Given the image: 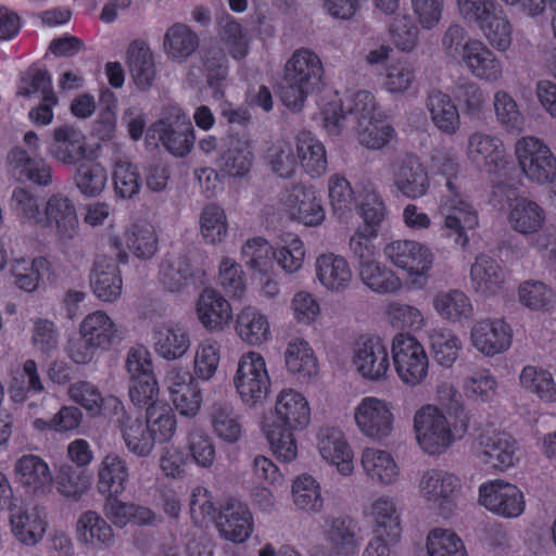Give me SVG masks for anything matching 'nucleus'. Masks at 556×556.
I'll use <instances>...</instances> for the list:
<instances>
[{"instance_id":"obj_4","label":"nucleus","mask_w":556,"mask_h":556,"mask_svg":"<svg viewBox=\"0 0 556 556\" xmlns=\"http://www.w3.org/2000/svg\"><path fill=\"white\" fill-rule=\"evenodd\" d=\"M233 384L247 406L255 407L264 403L271 384L264 357L256 352L243 354L238 363Z\"/></svg>"},{"instance_id":"obj_19","label":"nucleus","mask_w":556,"mask_h":556,"mask_svg":"<svg viewBox=\"0 0 556 556\" xmlns=\"http://www.w3.org/2000/svg\"><path fill=\"white\" fill-rule=\"evenodd\" d=\"M276 420L267 426H279L289 430L305 429L311 420L307 400L298 391L285 389L279 392L275 404Z\"/></svg>"},{"instance_id":"obj_8","label":"nucleus","mask_w":556,"mask_h":556,"mask_svg":"<svg viewBox=\"0 0 556 556\" xmlns=\"http://www.w3.org/2000/svg\"><path fill=\"white\" fill-rule=\"evenodd\" d=\"M476 457L498 470L514 467L519 460L518 443L507 432L486 431L478 435L475 446Z\"/></svg>"},{"instance_id":"obj_30","label":"nucleus","mask_w":556,"mask_h":556,"mask_svg":"<svg viewBox=\"0 0 556 556\" xmlns=\"http://www.w3.org/2000/svg\"><path fill=\"white\" fill-rule=\"evenodd\" d=\"M510 228L525 237L539 233L546 222V212L538 202L528 198H516L509 204L507 216Z\"/></svg>"},{"instance_id":"obj_31","label":"nucleus","mask_w":556,"mask_h":556,"mask_svg":"<svg viewBox=\"0 0 556 556\" xmlns=\"http://www.w3.org/2000/svg\"><path fill=\"white\" fill-rule=\"evenodd\" d=\"M197 314L201 324L211 331L223 330L232 319L230 303L216 290L204 289L197 302Z\"/></svg>"},{"instance_id":"obj_5","label":"nucleus","mask_w":556,"mask_h":556,"mask_svg":"<svg viewBox=\"0 0 556 556\" xmlns=\"http://www.w3.org/2000/svg\"><path fill=\"white\" fill-rule=\"evenodd\" d=\"M515 154L521 170L530 180L546 184L556 177V157L540 138L527 136L518 139Z\"/></svg>"},{"instance_id":"obj_48","label":"nucleus","mask_w":556,"mask_h":556,"mask_svg":"<svg viewBox=\"0 0 556 556\" xmlns=\"http://www.w3.org/2000/svg\"><path fill=\"white\" fill-rule=\"evenodd\" d=\"M236 324L239 337L251 345H260L270 337L267 317L255 307L243 308L238 314Z\"/></svg>"},{"instance_id":"obj_44","label":"nucleus","mask_w":556,"mask_h":556,"mask_svg":"<svg viewBox=\"0 0 556 556\" xmlns=\"http://www.w3.org/2000/svg\"><path fill=\"white\" fill-rule=\"evenodd\" d=\"M208 416L213 432L220 440L236 443L241 439L243 427L232 404L215 402L210 407Z\"/></svg>"},{"instance_id":"obj_56","label":"nucleus","mask_w":556,"mask_h":556,"mask_svg":"<svg viewBox=\"0 0 556 556\" xmlns=\"http://www.w3.org/2000/svg\"><path fill=\"white\" fill-rule=\"evenodd\" d=\"M294 505L307 513H320L324 508V498L319 483L309 475L299 476L292 484Z\"/></svg>"},{"instance_id":"obj_42","label":"nucleus","mask_w":556,"mask_h":556,"mask_svg":"<svg viewBox=\"0 0 556 556\" xmlns=\"http://www.w3.org/2000/svg\"><path fill=\"white\" fill-rule=\"evenodd\" d=\"M127 64L138 88L146 90L152 86L156 71L153 54L147 42L135 40L129 45Z\"/></svg>"},{"instance_id":"obj_3","label":"nucleus","mask_w":556,"mask_h":556,"mask_svg":"<svg viewBox=\"0 0 556 556\" xmlns=\"http://www.w3.org/2000/svg\"><path fill=\"white\" fill-rule=\"evenodd\" d=\"M391 352L395 372L404 384L416 387L426 380L429 358L415 337L397 333L392 340Z\"/></svg>"},{"instance_id":"obj_41","label":"nucleus","mask_w":556,"mask_h":556,"mask_svg":"<svg viewBox=\"0 0 556 556\" xmlns=\"http://www.w3.org/2000/svg\"><path fill=\"white\" fill-rule=\"evenodd\" d=\"M117 421L127 450L137 457H148L154 450L157 440L144 422L140 418H131L125 413L118 417Z\"/></svg>"},{"instance_id":"obj_47","label":"nucleus","mask_w":556,"mask_h":556,"mask_svg":"<svg viewBox=\"0 0 556 556\" xmlns=\"http://www.w3.org/2000/svg\"><path fill=\"white\" fill-rule=\"evenodd\" d=\"M286 366L298 380L305 381L317 374V359L304 340H292L285 352Z\"/></svg>"},{"instance_id":"obj_23","label":"nucleus","mask_w":556,"mask_h":556,"mask_svg":"<svg viewBox=\"0 0 556 556\" xmlns=\"http://www.w3.org/2000/svg\"><path fill=\"white\" fill-rule=\"evenodd\" d=\"M10 522L14 536L21 543L35 545L47 529L46 510L39 506H12Z\"/></svg>"},{"instance_id":"obj_29","label":"nucleus","mask_w":556,"mask_h":556,"mask_svg":"<svg viewBox=\"0 0 556 556\" xmlns=\"http://www.w3.org/2000/svg\"><path fill=\"white\" fill-rule=\"evenodd\" d=\"M318 451L324 459L337 466L342 476H350L354 470L353 453L341 430L331 427L318 432Z\"/></svg>"},{"instance_id":"obj_43","label":"nucleus","mask_w":556,"mask_h":556,"mask_svg":"<svg viewBox=\"0 0 556 556\" xmlns=\"http://www.w3.org/2000/svg\"><path fill=\"white\" fill-rule=\"evenodd\" d=\"M323 73L320 59L308 49L294 51L285 66V74L289 75V79H296L314 89L320 83Z\"/></svg>"},{"instance_id":"obj_55","label":"nucleus","mask_w":556,"mask_h":556,"mask_svg":"<svg viewBox=\"0 0 556 556\" xmlns=\"http://www.w3.org/2000/svg\"><path fill=\"white\" fill-rule=\"evenodd\" d=\"M519 380L525 390L536 394L542 401L556 402V383L548 370L529 365L521 370Z\"/></svg>"},{"instance_id":"obj_18","label":"nucleus","mask_w":556,"mask_h":556,"mask_svg":"<svg viewBox=\"0 0 556 556\" xmlns=\"http://www.w3.org/2000/svg\"><path fill=\"white\" fill-rule=\"evenodd\" d=\"M467 155L472 163L484 167L490 174H500L507 166L502 140L485 132H473L469 137Z\"/></svg>"},{"instance_id":"obj_51","label":"nucleus","mask_w":556,"mask_h":556,"mask_svg":"<svg viewBox=\"0 0 556 556\" xmlns=\"http://www.w3.org/2000/svg\"><path fill=\"white\" fill-rule=\"evenodd\" d=\"M362 282L377 293H392L401 288L400 278L386 265L378 261L362 264L357 267Z\"/></svg>"},{"instance_id":"obj_2","label":"nucleus","mask_w":556,"mask_h":556,"mask_svg":"<svg viewBox=\"0 0 556 556\" xmlns=\"http://www.w3.org/2000/svg\"><path fill=\"white\" fill-rule=\"evenodd\" d=\"M122 338L115 321L105 312L96 311L81 319L78 337L67 343V355L74 363L86 365L118 344Z\"/></svg>"},{"instance_id":"obj_28","label":"nucleus","mask_w":556,"mask_h":556,"mask_svg":"<svg viewBox=\"0 0 556 556\" xmlns=\"http://www.w3.org/2000/svg\"><path fill=\"white\" fill-rule=\"evenodd\" d=\"M17 481L36 495L49 494L53 485V477L48 464L38 455L25 454L14 466Z\"/></svg>"},{"instance_id":"obj_40","label":"nucleus","mask_w":556,"mask_h":556,"mask_svg":"<svg viewBox=\"0 0 556 556\" xmlns=\"http://www.w3.org/2000/svg\"><path fill=\"white\" fill-rule=\"evenodd\" d=\"M426 108L431 122L441 132L451 136L459 129V112L448 94L432 90L427 97Z\"/></svg>"},{"instance_id":"obj_38","label":"nucleus","mask_w":556,"mask_h":556,"mask_svg":"<svg viewBox=\"0 0 556 556\" xmlns=\"http://www.w3.org/2000/svg\"><path fill=\"white\" fill-rule=\"evenodd\" d=\"M362 468L375 483L382 485L394 484L400 477V468L393 456L383 450L366 447L361 456Z\"/></svg>"},{"instance_id":"obj_39","label":"nucleus","mask_w":556,"mask_h":556,"mask_svg":"<svg viewBox=\"0 0 556 556\" xmlns=\"http://www.w3.org/2000/svg\"><path fill=\"white\" fill-rule=\"evenodd\" d=\"M315 268L319 282L330 291H344L352 281L350 265L341 255L323 254L317 257Z\"/></svg>"},{"instance_id":"obj_49","label":"nucleus","mask_w":556,"mask_h":556,"mask_svg":"<svg viewBox=\"0 0 556 556\" xmlns=\"http://www.w3.org/2000/svg\"><path fill=\"white\" fill-rule=\"evenodd\" d=\"M198 47V35L185 24L176 23L165 33L164 50L175 61H186Z\"/></svg>"},{"instance_id":"obj_20","label":"nucleus","mask_w":556,"mask_h":556,"mask_svg":"<svg viewBox=\"0 0 556 556\" xmlns=\"http://www.w3.org/2000/svg\"><path fill=\"white\" fill-rule=\"evenodd\" d=\"M48 152L58 162L75 166L87 157L86 137L74 126H59L53 130Z\"/></svg>"},{"instance_id":"obj_9","label":"nucleus","mask_w":556,"mask_h":556,"mask_svg":"<svg viewBox=\"0 0 556 556\" xmlns=\"http://www.w3.org/2000/svg\"><path fill=\"white\" fill-rule=\"evenodd\" d=\"M479 504L504 518H515L525 510L522 492L501 479L490 480L479 486Z\"/></svg>"},{"instance_id":"obj_52","label":"nucleus","mask_w":556,"mask_h":556,"mask_svg":"<svg viewBox=\"0 0 556 556\" xmlns=\"http://www.w3.org/2000/svg\"><path fill=\"white\" fill-rule=\"evenodd\" d=\"M476 26L482 31L491 47L501 52L509 49L513 41V27L500 7L485 21Z\"/></svg>"},{"instance_id":"obj_15","label":"nucleus","mask_w":556,"mask_h":556,"mask_svg":"<svg viewBox=\"0 0 556 556\" xmlns=\"http://www.w3.org/2000/svg\"><path fill=\"white\" fill-rule=\"evenodd\" d=\"M393 182L406 198L415 200L427 194L430 179L426 167L414 154L397 159L392 165Z\"/></svg>"},{"instance_id":"obj_24","label":"nucleus","mask_w":556,"mask_h":556,"mask_svg":"<svg viewBox=\"0 0 556 556\" xmlns=\"http://www.w3.org/2000/svg\"><path fill=\"white\" fill-rule=\"evenodd\" d=\"M421 496L439 507L452 504L458 496L462 484L458 477L442 469L427 470L419 483Z\"/></svg>"},{"instance_id":"obj_1","label":"nucleus","mask_w":556,"mask_h":556,"mask_svg":"<svg viewBox=\"0 0 556 556\" xmlns=\"http://www.w3.org/2000/svg\"><path fill=\"white\" fill-rule=\"evenodd\" d=\"M439 173L445 178V190L442 192L438 208L444 219L442 235L464 248L469 241L466 230L478 225V214L464 189L458 163L445 156L439 166Z\"/></svg>"},{"instance_id":"obj_27","label":"nucleus","mask_w":556,"mask_h":556,"mask_svg":"<svg viewBox=\"0 0 556 556\" xmlns=\"http://www.w3.org/2000/svg\"><path fill=\"white\" fill-rule=\"evenodd\" d=\"M368 516L371 518L377 535H386L391 542H397L402 531V507L399 500L391 495L376 497L369 506Z\"/></svg>"},{"instance_id":"obj_64","label":"nucleus","mask_w":556,"mask_h":556,"mask_svg":"<svg viewBox=\"0 0 556 556\" xmlns=\"http://www.w3.org/2000/svg\"><path fill=\"white\" fill-rule=\"evenodd\" d=\"M429 556H467L462 540L446 529H433L427 539Z\"/></svg>"},{"instance_id":"obj_25","label":"nucleus","mask_w":556,"mask_h":556,"mask_svg":"<svg viewBox=\"0 0 556 556\" xmlns=\"http://www.w3.org/2000/svg\"><path fill=\"white\" fill-rule=\"evenodd\" d=\"M326 525L325 540L336 555L351 556L358 551L361 528L356 519L346 515L330 517Z\"/></svg>"},{"instance_id":"obj_63","label":"nucleus","mask_w":556,"mask_h":556,"mask_svg":"<svg viewBox=\"0 0 556 556\" xmlns=\"http://www.w3.org/2000/svg\"><path fill=\"white\" fill-rule=\"evenodd\" d=\"M430 342L435 361L444 367H451L462 346L458 337L448 329H434Z\"/></svg>"},{"instance_id":"obj_45","label":"nucleus","mask_w":556,"mask_h":556,"mask_svg":"<svg viewBox=\"0 0 556 556\" xmlns=\"http://www.w3.org/2000/svg\"><path fill=\"white\" fill-rule=\"evenodd\" d=\"M90 287L103 302H114L122 294L123 281L116 265L97 261L90 275Z\"/></svg>"},{"instance_id":"obj_10","label":"nucleus","mask_w":556,"mask_h":556,"mask_svg":"<svg viewBox=\"0 0 556 556\" xmlns=\"http://www.w3.org/2000/svg\"><path fill=\"white\" fill-rule=\"evenodd\" d=\"M356 372L369 381H382L390 370L389 351L379 337L361 338L353 352Z\"/></svg>"},{"instance_id":"obj_50","label":"nucleus","mask_w":556,"mask_h":556,"mask_svg":"<svg viewBox=\"0 0 556 556\" xmlns=\"http://www.w3.org/2000/svg\"><path fill=\"white\" fill-rule=\"evenodd\" d=\"M201 59L207 85L213 90V97L216 99L223 98V86L229 73L228 60L224 49L212 46L203 51Z\"/></svg>"},{"instance_id":"obj_35","label":"nucleus","mask_w":556,"mask_h":556,"mask_svg":"<svg viewBox=\"0 0 556 556\" xmlns=\"http://www.w3.org/2000/svg\"><path fill=\"white\" fill-rule=\"evenodd\" d=\"M153 344L157 355L167 361H175L188 352L191 342L185 327L167 323L154 328Z\"/></svg>"},{"instance_id":"obj_21","label":"nucleus","mask_w":556,"mask_h":556,"mask_svg":"<svg viewBox=\"0 0 556 556\" xmlns=\"http://www.w3.org/2000/svg\"><path fill=\"white\" fill-rule=\"evenodd\" d=\"M253 163L249 140L229 135L220 140L216 165L220 172L231 177H243Z\"/></svg>"},{"instance_id":"obj_46","label":"nucleus","mask_w":556,"mask_h":556,"mask_svg":"<svg viewBox=\"0 0 556 556\" xmlns=\"http://www.w3.org/2000/svg\"><path fill=\"white\" fill-rule=\"evenodd\" d=\"M298 159L304 170L313 178L320 177L327 169L324 144L311 131H300L296 136Z\"/></svg>"},{"instance_id":"obj_7","label":"nucleus","mask_w":556,"mask_h":556,"mask_svg":"<svg viewBox=\"0 0 556 556\" xmlns=\"http://www.w3.org/2000/svg\"><path fill=\"white\" fill-rule=\"evenodd\" d=\"M377 104L372 93L358 90L350 93L344 102L331 101L323 110L324 126L330 135H338L348 115L357 123L367 118L375 119Z\"/></svg>"},{"instance_id":"obj_37","label":"nucleus","mask_w":556,"mask_h":556,"mask_svg":"<svg viewBox=\"0 0 556 556\" xmlns=\"http://www.w3.org/2000/svg\"><path fill=\"white\" fill-rule=\"evenodd\" d=\"M77 540L97 549L108 548L115 542L111 526L97 511L83 513L76 523Z\"/></svg>"},{"instance_id":"obj_34","label":"nucleus","mask_w":556,"mask_h":556,"mask_svg":"<svg viewBox=\"0 0 556 556\" xmlns=\"http://www.w3.org/2000/svg\"><path fill=\"white\" fill-rule=\"evenodd\" d=\"M195 269L184 252L167 253L160 264L159 279L169 292H180L194 279Z\"/></svg>"},{"instance_id":"obj_26","label":"nucleus","mask_w":556,"mask_h":556,"mask_svg":"<svg viewBox=\"0 0 556 556\" xmlns=\"http://www.w3.org/2000/svg\"><path fill=\"white\" fill-rule=\"evenodd\" d=\"M217 527L226 540L242 543L252 533V515L245 504L229 500L220 508Z\"/></svg>"},{"instance_id":"obj_17","label":"nucleus","mask_w":556,"mask_h":556,"mask_svg":"<svg viewBox=\"0 0 556 556\" xmlns=\"http://www.w3.org/2000/svg\"><path fill=\"white\" fill-rule=\"evenodd\" d=\"M282 204L290 218L305 226H318L326 216L321 201L315 191L303 186H293L282 198Z\"/></svg>"},{"instance_id":"obj_32","label":"nucleus","mask_w":556,"mask_h":556,"mask_svg":"<svg viewBox=\"0 0 556 556\" xmlns=\"http://www.w3.org/2000/svg\"><path fill=\"white\" fill-rule=\"evenodd\" d=\"M129 481V469L126 460L115 453L103 457L98 467V492L105 496L122 495Z\"/></svg>"},{"instance_id":"obj_58","label":"nucleus","mask_w":556,"mask_h":556,"mask_svg":"<svg viewBox=\"0 0 556 556\" xmlns=\"http://www.w3.org/2000/svg\"><path fill=\"white\" fill-rule=\"evenodd\" d=\"M108 181L105 168L98 162L88 161L77 164L74 182L77 189L86 197L99 195Z\"/></svg>"},{"instance_id":"obj_60","label":"nucleus","mask_w":556,"mask_h":556,"mask_svg":"<svg viewBox=\"0 0 556 556\" xmlns=\"http://www.w3.org/2000/svg\"><path fill=\"white\" fill-rule=\"evenodd\" d=\"M126 245L135 256L141 260L151 258L157 251V237L150 225H132L125 232Z\"/></svg>"},{"instance_id":"obj_22","label":"nucleus","mask_w":556,"mask_h":556,"mask_svg":"<svg viewBox=\"0 0 556 556\" xmlns=\"http://www.w3.org/2000/svg\"><path fill=\"white\" fill-rule=\"evenodd\" d=\"M472 345L482 354L493 356L506 351L511 343L510 327L502 319L477 321L471 328Z\"/></svg>"},{"instance_id":"obj_59","label":"nucleus","mask_w":556,"mask_h":556,"mask_svg":"<svg viewBox=\"0 0 556 556\" xmlns=\"http://www.w3.org/2000/svg\"><path fill=\"white\" fill-rule=\"evenodd\" d=\"M200 230L206 243L217 244L224 241L228 231L226 213L217 204H207L200 214Z\"/></svg>"},{"instance_id":"obj_14","label":"nucleus","mask_w":556,"mask_h":556,"mask_svg":"<svg viewBox=\"0 0 556 556\" xmlns=\"http://www.w3.org/2000/svg\"><path fill=\"white\" fill-rule=\"evenodd\" d=\"M40 226L55 229L60 241L66 243L78 235V217L73 201L62 193L52 194L42 210Z\"/></svg>"},{"instance_id":"obj_36","label":"nucleus","mask_w":556,"mask_h":556,"mask_svg":"<svg viewBox=\"0 0 556 556\" xmlns=\"http://www.w3.org/2000/svg\"><path fill=\"white\" fill-rule=\"evenodd\" d=\"M470 279L475 291L483 295H494L505 285V269L491 256L480 254L470 268Z\"/></svg>"},{"instance_id":"obj_6","label":"nucleus","mask_w":556,"mask_h":556,"mask_svg":"<svg viewBox=\"0 0 556 556\" xmlns=\"http://www.w3.org/2000/svg\"><path fill=\"white\" fill-rule=\"evenodd\" d=\"M414 428L419 446L428 454H441L452 444L450 425L434 406L428 405L416 412Z\"/></svg>"},{"instance_id":"obj_33","label":"nucleus","mask_w":556,"mask_h":556,"mask_svg":"<svg viewBox=\"0 0 556 556\" xmlns=\"http://www.w3.org/2000/svg\"><path fill=\"white\" fill-rule=\"evenodd\" d=\"M12 175L21 181H31L39 186L52 182L51 166L40 157H30L24 149L16 147L8 154Z\"/></svg>"},{"instance_id":"obj_61","label":"nucleus","mask_w":556,"mask_h":556,"mask_svg":"<svg viewBox=\"0 0 556 556\" xmlns=\"http://www.w3.org/2000/svg\"><path fill=\"white\" fill-rule=\"evenodd\" d=\"M359 215L364 225L358 228L370 235H378L388 215L382 197L376 191L367 192L359 204Z\"/></svg>"},{"instance_id":"obj_53","label":"nucleus","mask_w":556,"mask_h":556,"mask_svg":"<svg viewBox=\"0 0 556 556\" xmlns=\"http://www.w3.org/2000/svg\"><path fill=\"white\" fill-rule=\"evenodd\" d=\"M144 425L157 442L163 443L169 441L174 435L177 421L170 406L165 402H157L147 407Z\"/></svg>"},{"instance_id":"obj_62","label":"nucleus","mask_w":556,"mask_h":556,"mask_svg":"<svg viewBox=\"0 0 556 556\" xmlns=\"http://www.w3.org/2000/svg\"><path fill=\"white\" fill-rule=\"evenodd\" d=\"M48 262L43 257H37L31 261L24 258L16 260L11 265V273L15 279L16 286L27 292L37 289L42 271L47 269Z\"/></svg>"},{"instance_id":"obj_16","label":"nucleus","mask_w":556,"mask_h":556,"mask_svg":"<svg viewBox=\"0 0 556 556\" xmlns=\"http://www.w3.org/2000/svg\"><path fill=\"white\" fill-rule=\"evenodd\" d=\"M462 64L482 81L496 83L504 76L503 61L479 39H468Z\"/></svg>"},{"instance_id":"obj_57","label":"nucleus","mask_w":556,"mask_h":556,"mask_svg":"<svg viewBox=\"0 0 556 556\" xmlns=\"http://www.w3.org/2000/svg\"><path fill=\"white\" fill-rule=\"evenodd\" d=\"M53 483L61 495L77 500L88 490L90 479L84 468L64 464L59 467Z\"/></svg>"},{"instance_id":"obj_12","label":"nucleus","mask_w":556,"mask_h":556,"mask_svg":"<svg viewBox=\"0 0 556 556\" xmlns=\"http://www.w3.org/2000/svg\"><path fill=\"white\" fill-rule=\"evenodd\" d=\"M386 257L409 276L425 277L433 263V253L424 243L414 240H395L384 248Z\"/></svg>"},{"instance_id":"obj_11","label":"nucleus","mask_w":556,"mask_h":556,"mask_svg":"<svg viewBox=\"0 0 556 556\" xmlns=\"http://www.w3.org/2000/svg\"><path fill=\"white\" fill-rule=\"evenodd\" d=\"M151 130L159 135L164 148L175 156H185L193 147V126L180 109H173L169 116L155 123L149 131Z\"/></svg>"},{"instance_id":"obj_13","label":"nucleus","mask_w":556,"mask_h":556,"mask_svg":"<svg viewBox=\"0 0 556 556\" xmlns=\"http://www.w3.org/2000/svg\"><path fill=\"white\" fill-rule=\"evenodd\" d=\"M354 419L361 432L376 441L389 437L393 430V415L387 402L368 396L355 408Z\"/></svg>"},{"instance_id":"obj_54","label":"nucleus","mask_w":556,"mask_h":556,"mask_svg":"<svg viewBox=\"0 0 556 556\" xmlns=\"http://www.w3.org/2000/svg\"><path fill=\"white\" fill-rule=\"evenodd\" d=\"M433 306L443 319L452 321L469 318L472 314L469 298L459 290L438 292L433 298Z\"/></svg>"}]
</instances>
